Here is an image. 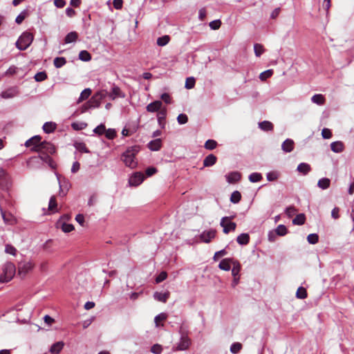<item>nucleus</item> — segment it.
<instances>
[{
    "mask_svg": "<svg viewBox=\"0 0 354 354\" xmlns=\"http://www.w3.org/2000/svg\"><path fill=\"white\" fill-rule=\"evenodd\" d=\"M78 35L76 32H69L65 37L64 41L66 44H69L75 41L77 39Z\"/></svg>",
    "mask_w": 354,
    "mask_h": 354,
    "instance_id": "34",
    "label": "nucleus"
},
{
    "mask_svg": "<svg viewBox=\"0 0 354 354\" xmlns=\"http://www.w3.org/2000/svg\"><path fill=\"white\" fill-rule=\"evenodd\" d=\"M322 136L324 139H329L332 137V132L329 129L324 128L322 129Z\"/></svg>",
    "mask_w": 354,
    "mask_h": 354,
    "instance_id": "58",
    "label": "nucleus"
},
{
    "mask_svg": "<svg viewBox=\"0 0 354 354\" xmlns=\"http://www.w3.org/2000/svg\"><path fill=\"white\" fill-rule=\"evenodd\" d=\"M307 241L310 244H316L319 241V236L317 234H310L307 236Z\"/></svg>",
    "mask_w": 354,
    "mask_h": 354,
    "instance_id": "46",
    "label": "nucleus"
},
{
    "mask_svg": "<svg viewBox=\"0 0 354 354\" xmlns=\"http://www.w3.org/2000/svg\"><path fill=\"white\" fill-rule=\"evenodd\" d=\"M144 178L142 174L137 172L129 178V183L131 186H138L144 180Z\"/></svg>",
    "mask_w": 354,
    "mask_h": 354,
    "instance_id": "11",
    "label": "nucleus"
},
{
    "mask_svg": "<svg viewBox=\"0 0 354 354\" xmlns=\"http://www.w3.org/2000/svg\"><path fill=\"white\" fill-rule=\"evenodd\" d=\"M221 225L223 228V232L228 234L230 232H234L236 230V224L230 221V218L225 216L221 219Z\"/></svg>",
    "mask_w": 354,
    "mask_h": 354,
    "instance_id": "6",
    "label": "nucleus"
},
{
    "mask_svg": "<svg viewBox=\"0 0 354 354\" xmlns=\"http://www.w3.org/2000/svg\"><path fill=\"white\" fill-rule=\"evenodd\" d=\"M273 74V71L272 69L267 70L263 73H261L259 75V78L261 81H265L268 78L270 77Z\"/></svg>",
    "mask_w": 354,
    "mask_h": 354,
    "instance_id": "44",
    "label": "nucleus"
},
{
    "mask_svg": "<svg viewBox=\"0 0 354 354\" xmlns=\"http://www.w3.org/2000/svg\"><path fill=\"white\" fill-rule=\"evenodd\" d=\"M55 151L56 149L52 143L43 141L39 146L36 147L35 149V152L39 153V156L30 158L28 161V165L30 166L32 164L39 163V160H42L48 163L52 169H55L56 165L50 155L55 153Z\"/></svg>",
    "mask_w": 354,
    "mask_h": 354,
    "instance_id": "1",
    "label": "nucleus"
},
{
    "mask_svg": "<svg viewBox=\"0 0 354 354\" xmlns=\"http://www.w3.org/2000/svg\"><path fill=\"white\" fill-rule=\"evenodd\" d=\"M11 185L10 178L8 174L2 168H0V188L8 189Z\"/></svg>",
    "mask_w": 354,
    "mask_h": 354,
    "instance_id": "7",
    "label": "nucleus"
},
{
    "mask_svg": "<svg viewBox=\"0 0 354 354\" xmlns=\"http://www.w3.org/2000/svg\"><path fill=\"white\" fill-rule=\"evenodd\" d=\"M79 58L82 61L88 62L91 59V55L88 51L82 50L79 54Z\"/></svg>",
    "mask_w": 354,
    "mask_h": 354,
    "instance_id": "43",
    "label": "nucleus"
},
{
    "mask_svg": "<svg viewBox=\"0 0 354 354\" xmlns=\"http://www.w3.org/2000/svg\"><path fill=\"white\" fill-rule=\"evenodd\" d=\"M113 5L115 9H117V10L121 9L122 8L123 1L122 0H113Z\"/></svg>",
    "mask_w": 354,
    "mask_h": 354,
    "instance_id": "64",
    "label": "nucleus"
},
{
    "mask_svg": "<svg viewBox=\"0 0 354 354\" xmlns=\"http://www.w3.org/2000/svg\"><path fill=\"white\" fill-rule=\"evenodd\" d=\"M107 95H109L111 100H115L117 97L124 98L125 97V94L122 92L120 88L117 86H114L111 91L109 93H107Z\"/></svg>",
    "mask_w": 354,
    "mask_h": 354,
    "instance_id": "13",
    "label": "nucleus"
},
{
    "mask_svg": "<svg viewBox=\"0 0 354 354\" xmlns=\"http://www.w3.org/2000/svg\"><path fill=\"white\" fill-rule=\"evenodd\" d=\"M167 277V274L166 272L163 271V272H161L159 275L156 277V283H160L162 281H163L164 280H165Z\"/></svg>",
    "mask_w": 354,
    "mask_h": 354,
    "instance_id": "61",
    "label": "nucleus"
},
{
    "mask_svg": "<svg viewBox=\"0 0 354 354\" xmlns=\"http://www.w3.org/2000/svg\"><path fill=\"white\" fill-rule=\"evenodd\" d=\"M218 143L214 140H207L204 145V147L208 150H213L216 148Z\"/></svg>",
    "mask_w": 354,
    "mask_h": 354,
    "instance_id": "36",
    "label": "nucleus"
},
{
    "mask_svg": "<svg viewBox=\"0 0 354 354\" xmlns=\"http://www.w3.org/2000/svg\"><path fill=\"white\" fill-rule=\"evenodd\" d=\"M217 161V157L211 153L207 156L203 160V166L205 167H212L216 164Z\"/></svg>",
    "mask_w": 354,
    "mask_h": 354,
    "instance_id": "17",
    "label": "nucleus"
},
{
    "mask_svg": "<svg viewBox=\"0 0 354 354\" xmlns=\"http://www.w3.org/2000/svg\"><path fill=\"white\" fill-rule=\"evenodd\" d=\"M330 180L329 178H323L322 179H319L317 185L319 188L322 189H326L330 187Z\"/></svg>",
    "mask_w": 354,
    "mask_h": 354,
    "instance_id": "31",
    "label": "nucleus"
},
{
    "mask_svg": "<svg viewBox=\"0 0 354 354\" xmlns=\"http://www.w3.org/2000/svg\"><path fill=\"white\" fill-rule=\"evenodd\" d=\"M57 225L62 229V230L65 232H71L73 230H74L75 227L73 225L68 224L65 222H62L61 221H59L57 223Z\"/></svg>",
    "mask_w": 354,
    "mask_h": 354,
    "instance_id": "20",
    "label": "nucleus"
},
{
    "mask_svg": "<svg viewBox=\"0 0 354 354\" xmlns=\"http://www.w3.org/2000/svg\"><path fill=\"white\" fill-rule=\"evenodd\" d=\"M107 96V91L105 90L100 91L95 93L88 102L92 108H97L100 106L101 102Z\"/></svg>",
    "mask_w": 354,
    "mask_h": 354,
    "instance_id": "5",
    "label": "nucleus"
},
{
    "mask_svg": "<svg viewBox=\"0 0 354 354\" xmlns=\"http://www.w3.org/2000/svg\"><path fill=\"white\" fill-rule=\"evenodd\" d=\"M33 268L34 264L30 261L20 263L18 265V274L21 277H24Z\"/></svg>",
    "mask_w": 354,
    "mask_h": 354,
    "instance_id": "8",
    "label": "nucleus"
},
{
    "mask_svg": "<svg viewBox=\"0 0 354 354\" xmlns=\"http://www.w3.org/2000/svg\"><path fill=\"white\" fill-rule=\"evenodd\" d=\"M177 120L180 124H184L187 122L188 117L185 114L180 113L178 115Z\"/></svg>",
    "mask_w": 354,
    "mask_h": 354,
    "instance_id": "54",
    "label": "nucleus"
},
{
    "mask_svg": "<svg viewBox=\"0 0 354 354\" xmlns=\"http://www.w3.org/2000/svg\"><path fill=\"white\" fill-rule=\"evenodd\" d=\"M308 296L307 291L305 288L299 287L296 292V297L298 299H305Z\"/></svg>",
    "mask_w": 354,
    "mask_h": 354,
    "instance_id": "40",
    "label": "nucleus"
},
{
    "mask_svg": "<svg viewBox=\"0 0 354 354\" xmlns=\"http://www.w3.org/2000/svg\"><path fill=\"white\" fill-rule=\"evenodd\" d=\"M17 95V91L15 88H10L1 93V97L4 99L12 98Z\"/></svg>",
    "mask_w": 354,
    "mask_h": 354,
    "instance_id": "22",
    "label": "nucleus"
},
{
    "mask_svg": "<svg viewBox=\"0 0 354 354\" xmlns=\"http://www.w3.org/2000/svg\"><path fill=\"white\" fill-rule=\"evenodd\" d=\"M262 179V176L259 173H252L249 176V180L252 183H257Z\"/></svg>",
    "mask_w": 354,
    "mask_h": 354,
    "instance_id": "48",
    "label": "nucleus"
},
{
    "mask_svg": "<svg viewBox=\"0 0 354 354\" xmlns=\"http://www.w3.org/2000/svg\"><path fill=\"white\" fill-rule=\"evenodd\" d=\"M195 79L192 77H187L185 81V88L187 89H191L195 86Z\"/></svg>",
    "mask_w": 354,
    "mask_h": 354,
    "instance_id": "52",
    "label": "nucleus"
},
{
    "mask_svg": "<svg viewBox=\"0 0 354 354\" xmlns=\"http://www.w3.org/2000/svg\"><path fill=\"white\" fill-rule=\"evenodd\" d=\"M151 351L155 354H160L162 351V346L160 344H154L151 348Z\"/></svg>",
    "mask_w": 354,
    "mask_h": 354,
    "instance_id": "62",
    "label": "nucleus"
},
{
    "mask_svg": "<svg viewBox=\"0 0 354 354\" xmlns=\"http://www.w3.org/2000/svg\"><path fill=\"white\" fill-rule=\"evenodd\" d=\"M92 91L91 88H85L83 90L80 94V96L77 100V103H80L81 102L88 99L89 96L91 95Z\"/></svg>",
    "mask_w": 354,
    "mask_h": 354,
    "instance_id": "33",
    "label": "nucleus"
},
{
    "mask_svg": "<svg viewBox=\"0 0 354 354\" xmlns=\"http://www.w3.org/2000/svg\"><path fill=\"white\" fill-rule=\"evenodd\" d=\"M241 174L237 171H233L226 176L227 180L229 183H235L241 179Z\"/></svg>",
    "mask_w": 354,
    "mask_h": 354,
    "instance_id": "19",
    "label": "nucleus"
},
{
    "mask_svg": "<svg viewBox=\"0 0 354 354\" xmlns=\"http://www.w3.org/2000/svg\"><path fill=\"white\" fill-rule=\"evenodd\" d=\"M241 193L239 192L234 191L231 194L230 201L232 203H239L241 201Z\"/></svg>",
    "mask_w": 354,
    "mask_h": 354,
    "instance_id": "42",
    "label": "nucleus"
},
{
    "mask_svg": "<svg viewBox=\"0 0 354 354\" xmlns=\"http://www.w3.org/2000/svg\"><path fill=\"white\" fill-rule=\"evenodd\" d=\"M233 268L232 269V274L233 277L239 276V272L241 270V265L237 261H234L232 263Z\"/></svg>",
    "mask_w": 354,
    "mask_h": 354,
    "instance_id": "37",
    "label": "nucleus"
},
{
    "mask_svg": "<svg viewBox=\"0 0 354 354\" xmlns=\"http://www.w3.org/2000/svg\"><path fill=\"white\" fill-rule=\"evenodd\" d=\"M254 50L257 57H260L265 51V48L262 44H255L254 45Z\"/></svg>",
    "mask_w": 354,
    "mask_h": 354,
    "instance_id": "38",
    "label": "nucleus"
},
{
    "mask_svg": "<svg viewBox=\"0 0 354 354\" xmlns=\"http://www.w3.org/2000/svg\"><path fill=\"white\" fill-rule=\"evenodd\" d=\"M295 142L291 139H286L281 145L282 150L286 153H289L293 151Z\"/></svg>",
    "mask_w": 354,
    "mask_h": 354,
    "instance_id": "15",
    "label": "nucleus"
},
{
    "mask_svg": "<svg viewBox=\"0 0 354 354\" xmlns=\"http://www.w3.org/2000/svg\"><path fill=\"white\" fill-rule=\"evenodd\" d=\"M5 252L13 256L17 254V249L10 244H6L5 247Z\"/></svg>",
    "mask_w": 354,
    "mask_h": 354,
    "instance_id": "50",
    "label": "nucleus"
},
{
    "mask_svg": "<svg viewBox=\"0 0 354 354\" xmlns=\"http://www.w3.org/2000/svg\"><path fill=\"white\" fill-rule=\"evenodd\" d=\"M216 233L215 230L205 231L201 234L200 237L203 242L209 243L215 237Z\"/></svg>",
    "mask_w": 354,
    "mask_h": 354,
    "instance_id": "12",
    "label": "nucleus"
},
{
    "mask_svg": "<svg viewBox=\"0 0 354 354\" xmlns=\"http://www.w3.org/2000/svg\"><path fill=\"white\" fill-rule=\"evenodd\" d=\"M236 241L240 245H247L250 241V236L247 233L241 234L237 236Z\"/></svg>",
    "mask_w": 354,
    "mask_h": 354,
    "instance_id": "28",
    "label": "nucleus"
},
{
    "mask_svg": "<svg viewBox=\"0 0 354 354\" xmlns=\"http://www.w3.org/2000/svg\"><path fill=\"white\" fill-rule=\"evenodd\" d=\"M234 261V260H233L232 259H230V258L224 259L220 262V263L218 265V268L221 270H223L225 271H228L230 270L231 264H232Z\"/></svg>",
    "mask_w": 354,
    "mask_h": 354,
    "instance_id": "18",
    "label": "nucleus"
},
{
    "mask_svg": "<svg viewBox=\"0 0 354 354\" xmlns=\"http://www.w3.org/2000/svg\"><path fill=\"white\" fill-rule=\"evenodd\" d=\"M311 170L310 165L302 162L297 166V171L304 175H306Z\"/></svg>",
    "mask_w": 354,
    "mask_h": 354,
    "instance_id": "29",
    "label": "nucleus"
},
{
    "mask_svg": "<svg viewBox=\"0 0 354 354\" xmlns=\"http://www.w3.org/2000/svg\"><path fill=\"white\" fill-rule=\"evenodd\" d=\"M104 133L106 137L109 140H112L116 136V131L112 129H106Z\"/></svg>",
    "mask_w": 354,
    "mask_h": 354,
    "instance_id": "53",
    "label": "nucleus"
},
{
    "mask_svg": "<svg viewBox=\"0 0 354 354\" xmlns=\"http://www.w3.org/2000/svg\"><path fill=\"white\" fill-rule=\"evenodd\" d=\"M75 148L82 153H89V150L86 147V145L83 142H77L75 145Z\"/></svg>",
    "mask_w": 354,
    "mask_h": 354,
    "instance_id": "45",
    "label": "nucleus"
},
{
    "mask_svg": "<svg viewBox=\"0 0 354 354\" xmlns=\"http://www.w3.org/2000/svg\"><path fill=\"white\" fill-rule=\"evenodd\" d=\"M167 316L165 313H161L157 316H156L154 321L157 326H159V322L162 321H165L167 319Z\"/></svg>",
    "mask_w": 354,
    "mask_h": 354,
    "instance_id": "56",
    "label": "nucleus"
},
{
    "mask_svg": "<svg viewBox=\"0 0 354 354\" xmlns=\"http://www.w3.org/2000/svg\"><path fill=\"white\" fill-rule=\"evenodd\" d=\"M242 348V344L239 342H235L231 345L230 351L232 353H238Z\"/></svg>",
    "mask_w": 354,
    "mask_h": 354,
    "instance_id": "49",
    "label": "nucleus"
},
{
    "mask_svg": "<svg viewBox=\"0 0 354 354\" xmlns=\"http://www.w3.org/2000/svg\"><path fill=\"white\" fill-rule=\"evenodd\" d=\"M170 41V37L169 35H164L162 37H158L157 39V44L159 46H164L167 45Z\"/></svg>",
    "mask_w": 354,
    "mask_h": 354,
    "instance_id": "39",
    "label": "nucleus"
},
{
    "mask_svg": "<svg viewBox=\"0 0 354 354\" xmlns=\"http://www.w3.org/2000/svg\"><path fill=\"white\" fill-rule=\"evenodd\" d=\"M48 210L51 213H55L58 212L57 199L55 196L50 197L48 204Z\"/></svg>",
    "mask_w": 354,
    "mask_h": 354,
    "instance_id": "25",
    "label": "nucleus"
},
{
    "mask_svg": "<svg viewBox=\"0 0 354 354\" xmlns=\"http://www.w3.org/2000/svg\"><path fill=\"white\" fill-rule=\"evenodd\" d=\"M162 147L161 140L158 138L153 140H151L148 144V147L151 151H158Z\"/></svg>",
    "mask_w": 354,
    "mask_h": 354,
    "instance_id": "21",
    "label": "nucleus"
},
{
    "mask_svg": "<svg viewBox=\"0 0 354 354\" xmlns=\"http://www.w3.org/2000/svg\"><path fill=\"white\" fill-rule=\"evenodd\" d=\"M191 344V339L185 334H182L180 341L176 348H174V351H185L189 348Z\"/></svg>",
    "mask_w": 354,
    "mask_h": 354,
    "instance_id": "9",
    "label": "nucleus"
},
{
    "mask_svg": "<svg viewBox=\"0 0 354 354\" xmlns=\"http://www.w3.org/2000/svg\"><path fill=\"white\" fill-rule=\"evenodd\" d=\"M64 344L63 342H57L52 345L50 351L53 354H58L63 348Z\"/></svg>",
    "mask_w": 354,
    "mask_h": 354,
    "instance_id": "26",
    "label": "nucleus"
},
{
    "mask_svg": "<svg viewBox=\"0 0 354 354\" xmlns=\"http://www.w3.org/2000/svg\"><path fill=\"white\" fill-rule=\"evenodd\" d=\"M53 63L56 68H61L66 63V60L64 57H58L55 58Z\"/></svg>",
    "mask_w": 354,
    "mask_h": 354,
    "instance_id": "41",
    "label": "nucleus"
},
{
    "mask_svg": "<svg viewBox=\"0 0 354 354\" xmlns=\"http://www.w3.org/2000/svg\"><path fill=\"white\" fill-rule=\"evenodd\" d=\"M331 150L335 153H340L344 150V144L340 141L333 142L330 144Z\"/></svg>",
    "mask_w": 354,
    "mask_h": 354,
    "instance_id": "27",
    "label": "nucleus"
},
{
    "mask_svg": "<svg viewBox=\"0 0 354 354\" xmlns=\"http://www.w3.org/2000/svg\"><path fill=\"white\" fill-rule=\"evenodd\" d=\"M16 273V267L11 262L6 263L3 268V273L0 275V282L10 281Z\"/></svg>",
    "mask_w": 354,
    "mask_h": 354,
    "instance_id": "3",
    "label": "nucleus"
},
{
    "mask_svg": "<svg viewBox=\"0 0 354 354\" xmlns=\"http://www.w3.org/2000/svg\"><path fill=\"white\" fill-rule=\"evenodd\" d=\"M140 151L138 146L129 147L122 155V160L124 165L131 169L136 168L138 162L136 160V156Z\"/></svg>",
    "mask_w": 354,
    "mask_h": 354,
    "instance_id": "2",
    "label": "nucleus"
},
{
    "mask_svg": "<svg viewBox=\"0 0 354 354\" xmlns=\"http://www.w3.org/2000/svg\"><path fill=\"white\" fill-rule=\"evenodd\" d=\"M278 178V174L275 171H271L267 174V179L268 181H274Z\"/></svg>",
    "mask_w": 354,
    "mask_h": 354,
    "instance_id": "60",
    "label": "nucleus"
},
{
    "mask_svg": "<svg viewBox=\"0 0 354 354\" xmlns=\"http://www.w3.org/2000/svg\"><path fill=\"white\" fill-rule=\"evenodd\" d=\"M221 26V21L220 20H214L209 23V27L212 30H218Z\"/></svg>",
    "mask_w": 354,
    "mask_h": 354,
    "instance_id": "57",
    "label": "nucleus"
},
{
    "mask_svg": "<svg viewBox=\"0 0 354 354\" xmlns=\"http://www.w3.org/2000/svg\"><path fill=\"white\" fill-rule=\"evenodd\" d=\"M96 134H98L100 136L103 135L104 132L106 131V127L104 124H101L99 126H97L93 131Z\"/></svg>",
    "mask_w": 354,
    "mask_h": 354,
    "instance_id": "55",
    "label": "nucleus"
},
{
    "mask_svg": "<svg viewBox=\"0 0 354 354\" xmlns=\"http://www.w3.org/2000/svg\"><path fill=\"white\" fill-rule=\"evenodd\" d=\"M33 39L34 36L32 33L29 32H24L17 41L16 46L19 50H24L30 46Z\"/></svg>",
    "mask_w": 354,
    "mask_h": 354,
    "instance_id": "4",
    "label": "nucleus"
},
{
    "mask_svg": "<svg viewBox=\"0 0 354 354\" xmlns=\"http://www.w3.org/2000/svg\"><path fill=\"white\" fill-rule=\"evenodd\" d=\"M169 296H170V293L168 291L166 292H156L154 293V298L156 300H158L159 301L164 302V303H165L167 301V300L168 299Z\"/></svg>",
    "mask_w": 354,
    "mask_h": 354,
    "instance_id": "23",
    "label": "nucleus"
},
{
    "mask_svg": "<svg viewBox=\"0 0 354 354\" xmlns=\"http://www.w3.org/2000/svg\"><path fill=\"white\" fill-rule=\"evenodd\" d=\"M306 221V216L304 214H297L295 218L292 220V223L295 225H303Z\"/></svg>",
    "mask_w": 354,
    "mask_h": 354,
    "instance_id": "35",
    "label": "nucleus"
},
{
    "mask_svg": "<svg viewBox=\"0 0 354 354\" xmlns=\"http://www.w3.org/2000/svg\"><path fill=\"white\" fill-rule=\"evenodd\" d=\"M41 138L39 136H33L32 138H30L29 140H28L26 142L25 146L26 147H30L32 146L31 151H35V147L37 146H39V145L41 144Z\"/></svg>",
    "mask_w": 354,
    "mask_h": 354,
    "instance_id": "10",
    "label": "nucleus"
},
{
    "mask_svg": "<svg viewBox=\"0 0 354 354\" xmlns=\"http://www.w3.org/2000/svg\"><path fill=\"white\" fill-rule=\"evenodd\" d=\"M162 103L161 101L160 100H156V101H154L150 104H149L147 107H146V109L148 112H150V113H153V112H156V111H160V109H162Z\"/></svg>",
    "mask_w": 354,
    "mask_h": 354,
    "instance_id": "14",
    "label": "nucleus"
},
{
    "mask_svg": "<svg viewBox=\"0 0 354 354\" xmlns=\"http://www.w3.org/2000/svg\"><path fill=\"white\" fill-rule=\"evenodd\" d=\"M160 98L162 101H164L166 104H171V99L170 95L167 93H162L160 96Z\"/></svg>",
    "mask_w": 354,
    "mask_h": 354,
    "instance_id": "63",
    "label": "nucleus"
},
{
    "mask_svg": "<svg viewBox=\"0 0 354 354\" xmlns=\"http://www.w3.org/2000/svg\"><path fill=\"white\" fill-rule=\"evenodd\" d=\"M167 115V109L165 107L160 109V111L158 113V122L159 125L162 128H165V119Z\"/></svg>",
    "mask_w": 354,
    "mask_h": 354,
    "instance_id": "16",
    "label": "nucleus"
},
{
    "mask_svg": "<svg viewBox=\"0 0 354 354\" xmlns=\"http://www.w3.org/2000/svg\"><path fill=\"white\" fill-rule=\"evenodd\" d=\"M48 76L46 72H39L35 74V80L37 82H41L47 79Z\"/></svg>",
    "mask_w": 354,
    "mask_h": 354,
    "instance_id": "51",
    "label": "nucleus"
},
{
    "mask_svg": "<svg viewBox=\"0 0 354 354\" xmlns=\"http://www.w3.org/2000/svg\"><path fill=\"white\" fill-rule=\"evenodd\" d=\"M55 129L56 124L52 122H46L43 125V130L47 133H52Z\"/></svg>",
    "mask_w": 354,
    "mask_h": 354,
    "instance_id": "32",
    "label": "nucleus"
},
{
    "mask_svg": "<svg viewBox=\"0 0 354 354\" xmlns=\"http://www.w3.org/2000/svg\"><path fill=\"white\" fill-rule=\"evenodd\" d=\"M227 254V251L225 250H221L220 251L216 252L214 255V260L215 261H217L219 258L225 256Z\"/></svg>",
    "mask_w": 354,
    "mask_h": 354,
    "instance_id": "59",
    "label": "nucleus"
},
{
    "mask_svg": "<svg viewBox=\"0 0 354 354\" xmlns=\"http://www.w3.org/2000/svg\"><path fill=\"white\" fill-rule=\"evenodd\" d=\"M275 232L279 236H284L287 234L288 230L285 225H279L277 226Z\"/></svg>",
    "mask_w": 354,
    "mask_h": 354,
    "instance_id": "47",
    "label": "nucleus"
},
{
    "mask_svg": "<svg viewBox=\"0 0 354 354\" xmlns=\"http://www.w3.org/2000/svg\"><path fill=\"white\" fill-rule=\"evenodd\" d=\"M311 100L313 103L317 104L318 105H323L325 102V97L322 94L314 95L312 97Z\"/></svg>",
    "mask_w": 354,
    "mask_h": 354,
    "instance_id": "30",
    "label": "nucleus"
},
{
    "mask_svg": "<svg viewBox=\"0 0 354 354\" xmlns=\"http://www.w3.org/2000/svg\"><path fill=\"white\" fill-rule=\"evenodd\" d=\"M259 127L264 131H272L274 129L273 124L271 122L267 120L259 122Z\"/></svg>",
    "mask_w": 354,
    "mask_h": 354,
    "instance_id": "24",
    "label": "nucleus"
}]
</instances>
